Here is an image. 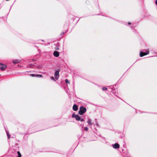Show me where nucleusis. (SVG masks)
Returning <instances> with one entry per match:
<instances>
[{"instance_id": "20", "label": "nucleus", "mask_w": 157, "mask_h": 157, "mask_svg": "<svg viewBox=\"0 0 157 157\" xmlns=\"http://www.w3.org/2000/svg\"><path fill=\"white\" fill-rule=\"evenodd\" d=\"M155 3L156 5H157V0H156L155 1Z\"/></svg>"}, {"instance_id": "18", "label": "nucleus", "mask_w": 157, "mask_h": 157, "mask_svg": "<svg viewBox=\"0 0 157 157\" xmlns=\"http://www.w3.org/2000/svg\"><path fill=\"white\" fill-rule=\"evenodd\" d=\"M81 121H84V120L83 119L81 118H80V120H79Z\"/></svg>"}, {"instance_id": "22", "label": "nucleus", "mask_w": 157, "mask_h": 157, "mask_svg": "<svg viewBox=\"0 0 157 157\" xmlns=\"http://www.w3.org/2000/svg\"><path fill=\"white\" fill-rule=\"evenodd\" d=\"M6 133H7V136H8V135H10L9 134V133L8 132H6Z\"/></svg>"}, {"instance_id": "10", "label": "nucleus", "mask_w": 157, "mask_h": 157, "mask_svg": "<svg viewBox=\"0 0 157 157\" xmlns=\"http://www.w3.org/2000/svg\"><path fill=\"white\" fill-rule=\"evenodd\" d=\"M87 123L89 125H92V123L91 122V121L90 119H89L87 121Z\"/></svg>"}, {"instance_id": "23", "label": "nucleus", "mask_w": 157, "mask_h": 157, "mask_svg": "<svg viewBox=\"0 0 157 157\" xmlns=\"http://www.w3.org/2000/svg\"><path fill=\"white\" fill-rule=\"evenodd\" d=\"M128 24L129 25H130L131 24V23L130 22H128Z\"/></svg>"}, {"instance_id": "16", "label": "nucleus", "mask_w": 157, "mask_h": 157, "mask_svg": "<svg viewBox=\"0 0 157 157\" xmlns=\"http://www.w3.org/2000/svg\"><path fill=\"white\" fill-rule=\"evenodd\" d=\"M30 76H32V77H35V76H36V75H35L34 74H31L30 75Z\"/></svg>"}, {"instance_id": "19", "label": "nucleus", "mask_w": 157, "mask_h": 157, "mask_svg": "<svg viewBox=\"0 0 157 157\" xmlns=\"http://www.w3.org/2000/svg\"><path fill=\"white\" fill-rule=\"evenodd\" d=\"M7 136H8V138H10V135H8Z\"/></svg>"}, {"instance_id": "14", "label": "nucleus", "mask_w": 157, "mask_h": 157, "mask_svg": "<svg viewBox=\"0 0 157 157\" xmlns=\"http://www.w3.org/2000/svg\"><path fill=\"white\" fill-rule=\"evenodd\" d=\"M77 116V115H75V114H73L72 115V117L73 118H75L76 116Z\"/></svg>"}, {"instance_id": "1", "label": "nucleus", "mask_w": 157, "mask_h": 157, "mask_svg": "<svg viewBox=\"0 0 157 157\" xmlns=\"http://www.w3.org/2000/svg\"><path fill=\"white\" fill-rule=\"evenodd\" d=\"M86 109L82 106H81L79 110L78 111V113L81 115H82L83 113L86 112Z\"/></svg>"}, {"instance_id": "9", "label": "nucleus", "mask_w": 157, "mask_h": 157, "mask_svg": "<svg viewBox=\"0 0 157 157\" xmlns=\"http://www.w3.org/2000/svg\"><path fill=\"white\" fill-rule=\"evenodd\" d=\"M80 117L78 115H77L75 118L76 120L79 121L80 120Z\"/></svg>"}, {"instance_id": "2", "label": "nucleus", "mask_w": 157, "mask_h": 157, "mask_svg": "<svg viewBox=\"0 0 157 157\" xmlns=\"http://www.w3.org/2000/svg\"><path fill=\"white\" fill-rule=\"evenodd\" d=\"M149 53V51L147 50L146 52H141L140 53V57H143L144 56L147 55Z\"/></svg>"}, {"instance_id": "12", "label": "nucleus", "mask_w": 157, "mask_h": 157, "mask_svg": "<svg viewBox=\"0 0 157 157\" xmlns=\"http://www.w3.org/2000/svg\"><path fill=\"white\" fill-rule=\"evenodd\" d=\"M36 77H42V75H36Z\"/></svg>"}, {"instance_id": "6", "label": "nucleus", "mask_w": 157, "mask_h": 157, "mask_svg": "<svg viewBox=\"0 0 157 157\" xmlns=\"http://www.w3.org/2000/svg\"><path fill=\"white\" fill-rule=\"evenodd\" d=\"M53 55L55 56L58 57L59 56V53L57 51H55L53 53Z\"/></svg>"}, {"instance_id": "13", "label": "nucleus", "mask_w": 157, "mask_h": 157, "mask_svg": "<svg viewBox=\"0 0 157 157\" xmlns=\"http://www.w3.org/2000/svg\"><path fill=\"white\" fill-rule=\"evenodd\" d=\"M65 82L67 84H70L69 82L68 81L67 79H66L65 80Z\"/></svg>"}, {"instance_id": "8", "label": "nucleus", "mask_w": 157, "mask_h": 157, "mask_svg": "<svg viewBox=\"0 0 157 157\" xmlns=\"http://www.w3.org/2000/svg\"><path fill=\"white\" fill-rule=\"evenodd\" d=\"M73 110L75 111H77L78 109V108L77 106L75 104L74 105L73 107Z\"/></svg>"}, {"instance_id": "4", "label": "nucleus", "mask_w": 157, "mask_h": 157, "mask_svg": "<svg viewBox=\"0 0 157 157\" xmlns=\"http://www.w3.org/2000/svg\"><path fill=\"white\" fill-rule=\"evenodd\" d=\"M59 77V71H57L55 73V77L56 79H58Z\"/></svg>"}, {"instance_id": "11", "label": "nucleus", "mask_w": 157, "mask_h": 157, "mask_svg": "<svg viewBox=\"0 0 157 157\" xmlns=\"http://www.w3.org/2000/svg\"><path fill=\"white\" fill-rule=\"evenodd\" d=\"M17 153L18 154V156L17 157H21V154L20 153V152L19 151H18Z\"/></svg>"}, {"instance_id": "7", "label": "nucleus", "mask_w": 157, "mask_h": 157, "mask_svg": "<svg viewBox=\"0 0 157 157\" xmlns=\"http://www.w3.org/2000/svg\"><path fill=\"white\" fill-rule=\"evenodd\" d=\"M13 63L14 64L17 63L21 62L20 59H15L12 61Z\"/></svg>"}, {"instance_id": "21", "label": "nucleus", "mask_w": 157, "mask_h": 157, "mask_svg": "<svg viewBox=\"0 0 157 157\" xmlns=\"http://www.w3.org/2000/svg\"><path fill=\"white\" fill-rule=\"evenodd\" d=\"M52 79L54 80V77H52Z\"/></svg>"}, {"instance_id": "5", "label": "nucleus", "mask_w": 157, "mask_h": 157, "mask_svg": "<svg viewBox=\"0 0 157 157\" xmlns=\"http://www.w3.org/2000/svg\"><path fill=\"white\" fill-rule=\"evenodd\" d=\"M113 147L115 149H117L120 146L118 144L115 143L113 145Z\"/></svg>"}, {"instance_id": "15", "label": "nucleus", "mask_w": 157, "mask_h": 157, "mask_svg": "<svg viewBox=\"0 0 157 157\" xmlns=\"http://www.w3.org/2000/svg\"><path fill=\"white\" fill-rule=\"evenodd\" d=\"M102 89L103 90H107V88L105 87H103L102 88Z\"/></svg>"}, {"instance_id": "3", "label": "nucleus", "mask_w": 157, "mask_h": 157, "mask_svg": "<svg viewBox=\"0 0 157 157\" xmlns=\"http://www.w3.org/2000/svg\"><path fill=\"white\" fill-rule=\"evenodd\" d=\"M6 65L0 63V68L2 71H4L6 67Z\"/></svg>"}, {"instance_id": "17", "label": "nucleus", "mask_w": 157, "mask_h": 157, "mask_svg": "<svg viewBox=\"0 0 157 157\" xmlns=\"http://www.w3.org/2000/svg\"><path fill=\"white\" fill-rule=\"evenodd\" d=\"M84 129L86 131H87L88 130V128L86 127H84Z\"/></svg>"}]
</instances>
